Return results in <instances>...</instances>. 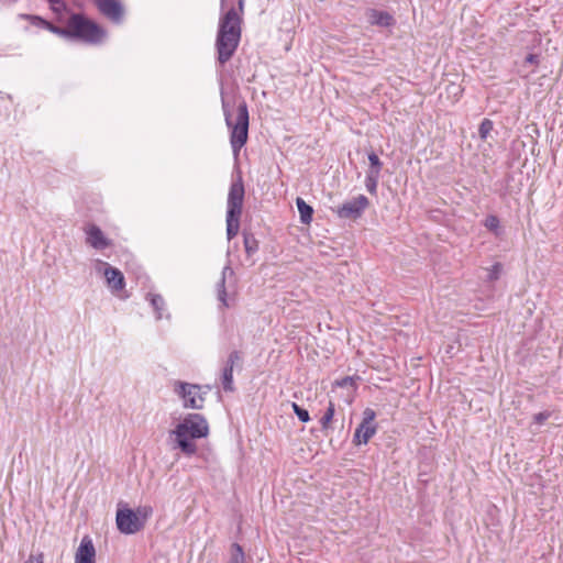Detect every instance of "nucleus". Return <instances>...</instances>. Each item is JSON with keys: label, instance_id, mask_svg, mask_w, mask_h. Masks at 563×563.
Listing matches in <instances>:
<instances>
[{"label": "nucleus", "instance_id": "nucleus-1", "mask_svg": "<svg viewBox=\"0 0 563 563\" xmlns=\"http://www.w3.org/2000/svg\"><path fill=\"white\" fill-rule=\"evenodd\" d=\"M244 0H238V8L231 7L219 18L216 36L217 63L224 66L235 54L242 37Z\"/></svg>", "mask_w": 563, "mask_h": 563}, {"label": "nucleus", "instance_id": "nucleus-2", "mask_svg": "<svg viewBox=\"0 0 563 563\" xmlns=\"http://www.w3.org/2000/svg\"><path fill=\"white\" fill-rule=\"evenodd\" d=\"M63 24L65 26H58L47 21L44 30L65 40L78 41L90 45H99L107 37V31L84 13H70Z\"/></svg>", "mask_w": 563, "mask_h": 563}, {"label": "nucleus", "instance_id": "nucleus-3", "mask_svg": "<svg viewBox=\"0 0 563 563\" xmlns=\"http://www.w3.org/2000/svg\"><path fill=\"white\" fill-rule=\"evenodd\" d=\"M209 423L200 413H188L170 430L169 437L174 441V449H179L185 455L191 456L197 453L195 440L207 438Z\"/></svg>", "mask_w": 563, "mask_h": 563}, {"label": "nucleus", "instance_id": "nucleus-4", "mask_svg": "<svg viewBox=\"0 0 563 563\" xmlns=\"http://www.w3.org/2000/svg\"><path fill=\"white\" fill-rule=\"evenodd\" d=\"M222 111L225 124L230 131V144L235 158L239 157L242 147L249 141V126L250 113L249 107L244 99H242L236 107V118L232 119L231 107L229 101L224 98V92L221 90Z\"/></svg>", "mask_w": 563, "mask_h": 563}, {"label": "nucleus", "instance_id": "nucleus-5", "mask_svg": "<svg viewBox=\"0 0 563 563\" xmlns=\"http://www.w3.org/2000/svg\"><path fill=\"white\" fill-rule=\"evenodd\" d=\"M153 512L150 506H140L135 510L126 505L119 504L115 523L118 530L123 534H134L141 531Z\"/></svg>", "mask_w": 563, "mask_h": 563}, {"label": "nucleus", "instance_id": "nucleus-6", "mask_svg": "<svg viewBox=\"0 0 563 563\" xmlns=\"http://www.w3.org/2000/svg\"><path fill=\"white\" fill-rule=\"evenodd\" d=\"M245 196V188L241 172L232 180L228 194L227 214L241 216L243 201Z\"/></svg>", "mask_w": 563, "mask_h": 563}, {"label": "nucleus", "instance_id": "nucleus-7", "mask_svg": "<svg viewBox=\"0 0 563 563\" xmlns=\"http://www.w3.org/2000/svg\"><path fill=\"white\" fill-rule=\"evenodd\" d=\"M243 355L242 352L234 350L230 352L227 361L221 368L220 380L222 388L225 393L235 391L234 380H233V371L234 367H238V371L242 369Z\"/></svg>", "mask_w": 563, "mask_h": 563}, {"label": "nucleus", "instance_id": "nucleus-8", "mask_svg": "<svg viewBox=\"0 0 563 563\" xmlns=\"http://www.w3.org/2000/svg\"><path fill=\"white\" fill-rule=\"evenodd\" d=\"M376 412L372 408H366L363 411L362 422L356 428L353 435V443L355 445L367 444L372 437L377 431L375 423Z\"/></svg>", "mask_w": 563, "mask_h": 563}, {"label": "nucleus", "instance_id": "nucleus-9", "mask_svg": "<svg viewBox=\"0 0 563 563\" xmlns=\"http://www.w3.org/2000/svg\"><path fill=\"white\" fill-rule=\"evenodd\" d=\"M368 206V198L364 195H358L338 207L336 214L340 219L356 220L363 216Z\"/></svg>", "mask_w": 563, "mask_h": 563}, {"label": "nucleus", "instance_id": "nucleus-10", "mask_svg": "<svg viewBox=\"0 0 563 563\" xmlns=\"http://www.w3.org/2000/svg\"><path fill=\"white\" fill-rule=\"evenodd\" d=\"M201 386L186 382L177 380L175 383V393L184 400V407L190 409H201L197 395Z\"/></svg>", "mask_w": 563, "mask_h": 563}, {"label": "nucleus", "instance_id": "nucleus-11", "mask_svg": "<svg viewBox=\"0 0 563 563\" xmlns=\"http://www.w3.org/2000/svg\"><path fill=\"white\" fill-rule=\"evenodd\" d=\"M99 12L113 23H121L124 9L119 0H92Z\"/></svg>", "mask_w": 563, "mask_h": 563}, {"label": "nucleus", "instance_id": "nucleus-12", "mask_svg": "<svg viewBox=\"0 0 563 563\" xmlns=\"http://www.w3.org/2000/svg\"><path fill=\"white\" fill-rule=\"evenodd\" d=\"M86 243L96 250H104L111 246L112 242L102 230L96 224H89L85 228Z\"/></svg>", "mask_w": 563, "mask_h": 563}, {"label": "nucleus", "instance_id": "nucleus-13", "mask_svg": "<svg viewBox=\"0 0 563 563\" xmlns=\"http://www.w3.org/2000/svg\"><path fill=\"white\" fill-rule=\"evenodd\" d=\"M75 563H96V549L89 536H85L75 553Z\"/></svg>", "mask_w": 563, "mask_h": 563}, {"label": "nucleus", "instance_id": "nucleus-14", "mask_svg": "<svg viewBox=\"0 0 563 563\" xmlns=\"http://www.w3.org/2000/svg\"><path fill=\"white\" fill-rule=\"evenodd\" d=\"M227 273H230L231 275L233 274V271L230 267V265L224 266V268L222 269L221 278L217 283V298L220 301L221 309L231 307V303L228 300V292L225 288Z\"/></svg>", "mask_w": 563, "mask_h": 563}, {"label": "nucleus", "instance_id": "nucleus-15", "mask_svg": "<svg viewBox=\"0 0 563 563\" xmlns=\"http://www.w3.org/2000/svg\"><path fill=\"white\" fill-rule=\"evenodd\" d=\"M104 276L107 283L113 288V290L119 291L124 288L125 280L120 269L108 265L104 269Z\"/></svg>", "mask_w": 563, "mask_h": 563}, {"label": "nucleus", "instance_id": "nucleus-16", "mask_svg": "<svg viewBox=\"0 0 563 563\" xmlns=\"http://www.w3.org/2000/svg\"><path fill=\"white\" fill-rule=\"evenodd\" d=\"M369 19H371L372 24H375L378 26L388 27V26H391L395 24L394 16L390 13H388L387 11H380V10L373 9L371 11Z\"/></svg>", "mask_w": 563, "mask_h": 563}, {"label": "nucleus", "instance_id": "nucleus-17", "mask_svg": "<svg viewBox=\"0 0 563 563\" xmlns=\"http://www.w3.org/2000/svg\"><path fill=\"white\" fill-rule=\"evenodd\" d=\"M296 206L299 212L300 222L302 224H310L313 216V208L308 205L301 197L296 198Z\"/></svg>", "mask_w": 563, "mask_h": 563}, {"label": "nucleus", "instance_id": "nucleus-18", "mask_svg": "<svg viewBox=\"0 0 563 563\" xmlns=\"http://www.w3.org/2000/svg\"><path fill=\"white\" fill-rule=\"evenodd\" d=\"M49 9L55 14V19L58 23H64L70 13H75L69 9L65 0H60L58 3L49 4Z\"/></svg>", "mask_w": 563, "mask_h": 563}, {"label": "nucleus", "instance_id": "nucleus-19", "mask_svg": "<svg viewBox=\"0 0 563 563\" xmlns=\"http://www.w3.org/2000/svg\"><path fill=\"white\" fill-rule=\"evenodd\" d=\"M243 244L247 257H251L257 253L260 249V242L252 232L246 230L243 231Z\"/></svg>", "mask_w": 563, "mask_h": 563}, {"label": "nucleus", "instance_id": "nucleus-20", "mask_svg": "<svg viewBox=\"0 0 563 563\" xmlns=\"http://www.w3.org/2000/svg\"><path fill=\"white\" fill-rule=\"evenodd\" d=\"M240 218L241 216L227 214V236L228 240H232L238 235L240 230Z\"/></svg>", "mask_w": 563, "mask_h": 563}, {"label": "nucleus", "instance_id": "nucleus-21", "mask_svg": "<svg viewBox=\"0 0 563 563\" xmlns=\"http://www.w3.org/2000/svg\"><path fill=\"white\" fill-rule=\"evenodd\" d=\"M150 299V303L153 307L154 311L156 312V318L162 319L163 317V310L165 308V300L162 295L159 294H148L147 295Z\"/></svg>", "mask_w": 563, "mask_h": 563}, {"label": "nucleus", "instance_id": "nucleus-22", "mask_svg": "<svg viewBox=\"0 0 563 563\" xmlns=\"http://www.w3.org/2000/svg\"><path fill=\"white\" fill-rule=\"evenodd\" d=\"M334 413H335L334 404L332 401H330L322 418L320 419V424H321L322 431H325L330 428V423L333 420Z\"/></svg>", "mask_w": 563, "mask_h": 563}, {"label": "nucleus", "instance_id": "nucleus-23", "mask_svg": "<svg viewBox=\"0 0 563 563\" xmlns=\"http://www.w3.org/2000/svg\"><path fill=\"white\" fill-rule=\"evenodd\" d=\"M230 563H246L244 550L236 542L231 545Z\"/></svg>", "mask_w": 563, "mask_h": 563}, {"label": "nucleus", "instance_id": "nucleus-24", "mask_svg": "<svg viewBox=\"0 0 563 563\" xmlns=\"http://www.w3.org/2000/svg\"><path fill=\"white\" fill-rule=\"evenodd\" d=\"M484 225L487 230L493 232L496 236L500 234V221L499 218L495 214H489L486 217Z\"/></svg>", "mask_w": 563, "mask_h": 563}, {"label": "nucleus", "instance_id": "nucleus-25", "mask_svg": "<svg viewBox=\"0 0 563 563\" xmlns=\"http://www.w3.org/2000/svg\"><path fill=\"white\" fill-rule=\"evenodd\" d=\"M494 129V122L490 119L485 118L478 126V135L481 140H487L489 133Z\"/></svg>", "mask_w": 563, "mask_h": 563}, {"label": "nucleus", "instance_id": "nucleus-26", "mask_svg": "<svg viewBox=\"0 0 563 563\" xmlns=\"http://www.w3.org/2000/svg\"><path fill=\"white\" fill-rule=\"evenodd\" d=\"M355 379H360V377L345 376L341 379L335 380L334 386L341 388H351V391L354 393L357 388Z\"/></svg>", "mask_w": 563, "mask_h": 563}, {"label": "nucleus", "instance_id": "nucleus-27", "mask_svg": "<svg viewBox=\"0 0 563 563\" xmlns=\"http://www.w3.org/2000/svg\"><path fill=\"white\" fill-rule=\"evenodd\" d=\"M291 408H292L294 413L299 419V421H301V422L310 421V415L307 409L302 408L297 402H292Z\"/></svg>", "mask_w": 563, "mask_h": 563}, {"label": "nucleus", "instance_id": "nucleus-28", "mask_svg": "<svg viewBox=\"0 0 563 563\" xmlns=\"http://www.w3.org/2000/svg\"><path fill=\"white\" fill-rule=\"evenodd\" d=\"M501 272H503V265L497 262L494 265H492L490 268L487 269L486 279L488 282H495V280L499 279Z\"/></svg>", "mask_w": 563, "mask_h": 563}, {"label": "nucleus", "instance_id": "nucleus-29", "mask_svg": "<svg viewBox=\"0 0 563 563\" xmlns=\"http://www.w3.org/2000/svg\"><path fill=\"white\" fill-rule=\"evenodd\" d=\"M23 18L25 20H27L33 26L41 27V29H44L48 21V20H46L40 15H35V14H25V15H23Z\"/></svg>", "mask_w": 563, "mask_h": 563}, {"label": "nucleus", "instance_id": "nucleus-30", "mask_svg": "<svg viewBox=\"0 0 563 563\" xmlns=\"http://www.w3.org/2000/svg\"><path fill=\"white\" fill-rule=\"evenodd\" d=\"M541 60L540 54L530 53L528 54L525 59L522 67H526L527 65H532L534 67H538Z\"/></svg>", "mask_w": 563, "mask_h": 563}, {"label": "nucleus", "instance_id": "nucleus-31", "mask_svg": "<svg viewBox=\"0 0 563 563\" xmlns=\"http://www.w3.org/2000/svg\"><path fill=\"white\" fill-rule=\"evenodd\" d=\"M551 415L552 413L549 410L538 412L533 416V422L541 426L551 417Z\"/></svg>", "mask_w": 563, "mask_h": 563}, {"label": "nucleus", "instance_id": "nucleus-32", "mask_svg": "<svg viewBox=\"0 0 563 563\" xmlns=\"http://www.w3.org/2000/svg\"><path fill=\"white\" fill-rule=\"evenodd\" d=\"M368 162H369V167L383 168V162L380 161V158L378 157V155L375 152H371L368 154Z\"/></svg>", "mask_w": 563, "mask_h": 563}, {"label": "nucleus", "instance_id": "nucleus-33", "mask_svg": "<svg viewBox=\"0 0 563 563\" xmlns=\"http://www.w3.org/2000/svg\"><path fill=\"white\" fill-rule=\"evenodd\" d=\"M377 186H378V180H374V179H365V187H366V190L373 195V196H376L377 195Z\"/></svg>", "mask_w": 563, "mask_h": 563}, {"label": "nucleus", "instance_id": "nucleus-34", "mask_svg": "<svg viewBox=\"0 0 563 563\" xmlns=\"http://www.w3.org/2000/svg\"><path fill=\"white\" fill-rule=\"evenodd\" d=\"M382 169L383 168L368 167L365 179L379 180Z\"/></svg>", "mask_w": 563, "mask_h": 563}, {"label": "nucleus", "instance_id": "nucleus-35", "mask_svg": "<svg viewBox=\"0 0 563 563\" xmlns=\"http://www.w3.org/2000/svg\"><path fill=\"white\" fill-rule=\"evenodd\" d=\"M24 563H43V554L33 555L31 554Z\"/></svg>", "mask_w": 563, "mask_h": 563}, {"label": "nucleus", "instance_id": "nucleus-36", "mask_svg": "<svg viewBox=\"0 0 563 563\" xmlns=\"http://www.w3.org/2000/svg\"><path fill=\"white\" fill-rule=\"evenodd\" d=\"M206 394H207L206 391L201 393V389H200L197 395L198 401H200V404H201V409L203 408V404L206 400Z\"/></svg>", "mask_w": 563, "mask_h": 563}, {"label": "nucleus", "instance_id": "nucleus-37", "mask_svg": "<svg viewBox=\"0 0 563 563\" xmlns=\"http://www.w3.org/2000/svg\"><path fill=\"white\" fill-rule=\"evenodd\" d=\"M48 4H54L60 2V0H46Z\"/></svg>", "mask_w": 563, "mask_h": 563}, {"label": "nucleus", "instance_id": "nucleus-38", "mask_svg": "<svg viewBox=\"0 0 563 563\" xmlns=\"http://www.w3.org/2000/svg\"><path fill=\"white\" fill-rule=\"evenodd\" d=\"M224 1H225V0H221V8H222V9H223V7H224Z\"/></svg>", "mask_w": 563, "mask_h": 563}, {"label": "nucleus", "instance_id": "nucleus-39", "mask_svg": "<svg viewBox=\"0 0 563 563\" xmlns=\"http://www.w3.org/2000/svg\"><path fill=\"white\" fill-rule=\"evenodd\" d=\"M208 389H210V386L206 385L205 391H208Z\"/></svg>", "mask_w": 563, "mask_h": 563}, {"label": "nucleus", "instance_id": "nucleus-40", "mask_svg": "<svg viewBox=\"0 0 563 563\" xmlns=\"http://www.w3.org/2000/svg\"><path fill=\"white\" fill-rule=\"evenodd\" d=\"M208 389H210V386L206 385L205 391H208Z\"/></svg>", "mask_w": 563, "mask_h": 563}, {"label": "nucleus", "instance_id": "nucleus-41", "mask_svg": "<svg viewBox=\"0 0 563 563\" xmlns=\"http://www.w3.org/2000/svg\"><path fill=\"white\" fill-rule=\"evenodd\" d=\"M208 389H210V386L206 385L205 391H208Z\"/></svg>", "mask_w": 563, "mask_h": 563}]
</instances>
